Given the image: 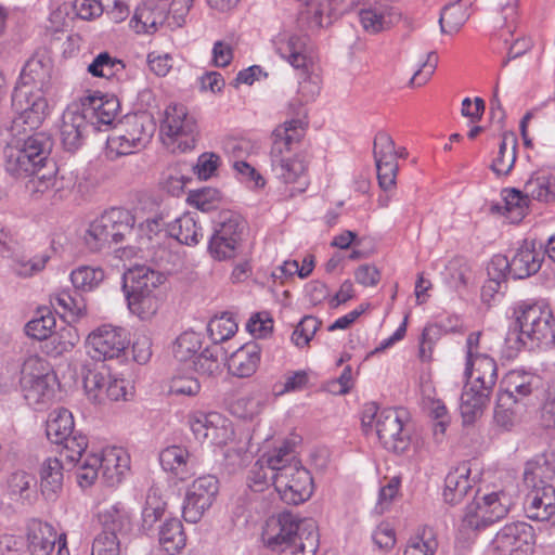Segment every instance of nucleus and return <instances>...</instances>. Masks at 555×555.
<instances>
[{
  "label": "nucleus",
  "instance_id": "f257e3e1",
  "mask_svg": "<svg viewBox=\"0 0 555 555\" xmlns=\"http://www.w3.org/2000/svg\"><path fill=\"white\" fill-rule=\"evenodd\" d=\"M264 545L281 555H315L319 548L317 522L289 512L270 517L262 532Z\"/></svg>",
  "mask_w": 555,
  "mask_h": 555
},
{
  "label": "nucleus",
  "instance_id": "f03ea898",
  "mask_svg": "<svg viewBox=\"0 0 555 555\" xmlns=\"http://www.w3.org/2000/svg\"><path fill=\"white\" fill-rule=\"evenodd\" d=\"M305 124L296 118L279 125L272 132V146L270 159L272 171L284 183H297L294 189L297 193H302L308 184V159L304 153L291 156L295 144L300 143L305 135Z\"/></svg>",
  "mask_w": 555,
  "mask_h": 555
},
{
  "label": "nucleus",
  "instance_id": "7ed1b4c3",
  "mask_svg": "<svg viewBox=\"0 0 555 555\" xmlns=\"http://www.w3.org/2000/svg\"><path fill=\"white\" fill-rule=\"evenodd\" d=\"M274 489L287 504H300L312 494V477L296 460L288 443L282 446L274 455L268 456Z\"/></svg>",
  "mask_w": 555,
  "mask_h": 555
},
{
  "label": "nucleus",
  "instance_id": "20e7f679",
  "mask_svg": "<svg viewBox=\"0 0 555 555\" xmlns=\"http://www.w3.org/2000/svg\"><path fill=\"white\" fill-rule=\"evenodd\" d=\"M166 276L159 270L137 264L124 274L122 288L126 292L129 310L141 320L154 317L160 305V285Z\"/></svg>",
  "mask_w": 555,
  "mask_h": 555
},
{
  "label": "nucleus",
  "instance_id": "39448f33",
  "mask_svg": "<svg viewBox=\"0 0 555 555\" xmlns=\"http://www.w3.org/2000/svg\"><path fill=\"white\" fill-rule=\"evenodd\" d=\"M52 140L46 132L12 135L3 150L4 167L15 178L30 177L49 156Z\"/></svg>",
  "mask_w": 555,
  "mask_h": 555
},
{
  "label": "nucleus",
  "instance_id": "423d86ee",
  "mask_svg": "<svg viewBox=\"0 0 555 555\" xmlns=\"http://www.w3.org/2000/svg\"><path fill=\"white\" fill-rule=\"evenodd\" d=\"M135 218L130 210L113 207L93 220L83 236L91 251H100L113 244L132 243Z\"/></svg>",
  "mask_w": 555,
  "mask_h": 555
},
{
  "label": "nucleus",
  "instance_id": "0eeeda50",
  "mask_svg": "<svg viewBox=\"0 0 555 555\" xmlns=\"http://www.w3.org/2000/svg\"><path fill=\"white\" fill-rule=\"evenodd\" d=\"M245 222L231 211L220 215L208 242V253L215 260L225 261L238 256L242 249Z\"/></svg>",
  "mask_w": 555,
  "mask_h": 555
},
{
  "label": "nucleus",
  "instance_id": "6e6552de",
  "mask_svg": "<svg viewBox=\"0 0 555 555\" xmlns=\"http://www.w3.org/2000/svg\"><path fill=\"white\" fill-rule=\"evenodd\" d=\"M102 531L93 541L91 555H120V538L131 530L127 512L117 505H111L99 513Z\"/></svg>",
  "mask_w": 555,
  "mask_h": 555
},
{
  "label": "nucleus",
  "instance_id": "1a4fd4ad",
  "mask_svg": "<svg viewBox=\"0 0 555 555\" xmlns=\"http://www.w3.org/2000/svg\"><path fill=\"white\" fill-rule=\"evenodd\" d=\"M520 327L519 339L535 345H548L555 341V319L552 310L543 302L525 304L517 317Z\"/></svg>",
  "mask_w": 555,
  "mask_h": 555
},
{
  "label": "nucleus",
  "instance_id": "9d476101",
  "mask_svg": "<svg viewBox=\"0 0 555 555\" xmlns=\"http://www.w3.org/2000/svg\"><path fill=\"white\" fill-rule=\"evenodd\" d=\"M513 505L512 498L504 491L483 495L465 508L462 517V530H479L505 517Z\"/></svg>",
  "mask_w": 555,
  "mask_h": 555
},
{
  "label": "nucleus",
  "instance_id": "9b49d317",
  "mask_svg": "<svg viewBox=\"0 0 555 555\" xmlns=\"http://www.w3.org/2000/svg\"><path fill=\"white\" fill-rule=\"evenodd\" d=\"M53 85V61L43 50L36 51L24 64L13 92L18 99L25 94L44 95Z\"/></svg>",
  "mask_w": 555,
  "mask_h": 555
},
{
  "label": "nucleus",
  "instance_id": "f8f14e48",
  "mask_svg": "<svg viewBox=\"0 0 555 555\" xmlns=\"http://www.w3.org/2000/svg\"><path fill=\"white\" fill-rule=\"evenodd\" d=\"M160 129L166 135V144L173 145V150L185 152L195 147L198 135L197 124L184 106L169 105L165 111Z\"/></svg>",
  "mask_w": 555,
  "mask_h": 555
},
{
  "label": "nucleus",
  "instance_id": "ddd939ff",
  "mask_svg": "<svg viewBox=\"0 0 555 555\" xmlns=\"http://www.w3.org/2000/svg\"><path fill=\"white\" fill-rule=\"evenodd\" d=\"M129 344L125 328L105 324L89 334L86 348L91 359L107 361L125 356Z\"/></svg>",
  "mask_w": 555,
  "mask_h": 555
},
{
  "label": "nucleus",
  "instance_id": "4468645a",
  "mask_svg": "<svg viewBox=\"0 0 555 555\" xmlns=\"http://www.w3.org/2000/svg\"><path fill=\"white\" fill-rule=\"evenodd\" d=\"M535 538L533 528L522 521L502 527L491 542L493 555H532Z\"/></svg>",
  "mask_w": 555,
  "mask_h": 555
},
{
  "label": "nucleus",
  "instance_id": "2eb2a0df",
  "mask_svg": "<svg viewBox=\"0 0 555 555\" xmlns=\"http://www.w3.org/2000/svg\"><path fill=\"white\" fill-rule=\"evenodd\" d=\"M12 106L17 114L11 121L12 135H25L27 129H37L48 115V102L42 94H25L24 99H18L17 92H13Z\"/></svg>",
  "mask_w": 555,
  "mask_h": 555
},
{
  "label": "nucleus",
  "instance_id": "dca6fc26",
  "mask_svg": "<svg viewBox=\"0 0 555 555\" xmlns=\"http://www.w3.org/2000/svg\"><path fill=\"white\" fill-rule=\"evenodd\" d=\"M219 491V481L214 475L195 479L185 492L182 515L185 521L196 524L211 506Z\"/></svg>",
  "mask_w": 555,
  "mask_h": 555
},
{
  "label": "nucleus",
  "instance_id": "f3484780",
  "mask_svg": "<svg viewBox=\"0 0 555 555\" xmlns=\"http://www.w3.org/2000/svg\"><path fill=\"white\" fill-rule=\"evenodd\" d=\"M190 426L197 440L215 446L227 444L234 434L231 423L217 412L193 414Z\"/></svg>",
  "mask_w": 555,
  "mask_h": 555
},
{
  "label": "nucleus",
  "instance_id": "a211bd4d",
  "mask_svg": "<svg viewBox=\"0 0 555 555\" xmlns=\"http://www.w3.org/2000/svg\"><path fill=\"white\" fill-rule=\"evenodd\" d=\"M376 434L385 449L393 453L408 450L411 438L409 430L396 410H384L377 415Z\"/></svg>",
  "mask_w": 555,
  "mask_h": 555
},
{
  "label": "nucleus",
  "instance_id": "6ab92c4d",
  "mask_svg": "<svg viewBox=\"0 0 555 555\" xmlns=\"http://www.w3.org/2000/svg\"><path fill=\"white\" fill-rule=\"evenodd\" d=\"M27 548L31 555H50L57 542L56 555H69L66 538L57 535L54 528L39 520H33L28 527Z\"/></svg>",
  "mask_w": 555,
  "mask_h": 555
},
{
  "label": "nucleus",
  "instance_id": "aec40b11",
  "mask_svg": "<svg viewBox=\"0 0 555 555\" xmlns=\"http://www.w3.org/2000/svg\"><path fill=\"white\" fill-rule=\"evenodd\" d=\"M358 16L364 31L376 35L389 30L400 21L401 14L388 3L375 1L363 4Z\"/></svg>",
  "mask_w": 555,
  "mask_h": 555
},
{
  "label": "nucleus",
  "instance_id": "412c9836",
  "mask_svg": "<svg viewBox=\"0 0 555 555\" xmlns=\"http://www.w3.org/2000/svg\"><path fill=\"white\" fill-rule=\"evenodd\" d=\"M502 386L499 393L516 399L518 404L525 406L524 400L539 391L542 379L537 374L514 370L504 376Z\"/></svg>",
  "mask_w": 555,
  "mask_h": 555
},
{
  "label": "nucleus",
  "instance_id": "4be33fe9",
  "mask_svg": "<svg viewBox=\"0 0 555 555\" xmlns=\"http://www.w3.org/2000/svg\"><path fill=\"white\" fill-rule=\"evenodd\" d=\"M546 251L542 244L525 241L512 258V275L515 279H526L535 274L544 260Z\"/></svg>",
  "mask_w": 555,
  "mask_h": 555
},
{
  "label": "nucleus",
  "instance_id": "5701e85b",
  "mask_svg": "<svg viewBox=\"0 0 555 555\" xmlns=\"http://www.w3.org/2000/svg\"><path fill=\"white\" fill-rule=\"evenodd\" d=\"M260 347L257 343L250 341L233 351L230 357L223 352V360L227 361L229 372L240 378L251 376L260 362Z\"/></svg>",
  "mask_w": 555,
  "mask_h": 555
},
{
  "label": "nucleus",
  "instance_id": "b1692460",
  "mask_svg": "<svg viewBox=\"0 0 555 555\" xmlns=\"http://www.w3.org/2000/svg\"><path fill=\"white\" fill-rule=\"evenodd\" d=\"M166 5L146 2L139 5L130 21V27L138 34H153L166 26Z\"/></svg>",
  "mask_w": 555,
  "mask_h": 555
},
{
  "label": "nucleus",
  "instance_id": "393cba45",
  "mask_svg": "<svg viewBox=\"0 0 555 555\" xmlns=\"http://www.w3.org/2000/svg\"><path fill=\"white\" fill-rule=\"evenodd\" d=\"M492 390L483 389L477 384H468L461 395V415L464 424H472L481 417L490 402Z\"/></svg>",
  "mask_w": 555,
  "mask_h": 555
},
{
  "label": "nucleus",
  "instance_id": "a878e982",
  "mask_svg": "<svg viewBox=\"0 0 555 555\" xmlns=\"http://www.w3.org/2000/svg\"><path fill=\"white\" fill-rule=\"evenodd\" d=\"M119 102L116 98L88 96L82 102L81 114L98 127L111 125L116 118Z\"/></svg>",
  "mask_w": 555,
  "mask_h": 555
},
{
  "label": "nucleus",
  "instance_id": "bb28decb",
  "mask_svg": "<svg viewBox=\"0 0 555 555\" xmlns=\"http://www.w3.org/2000/svg\"><path fill=\"white\" fill-rule=\"evenodd\" d=\"M525 512L533 520H548L555 515V488L544 487L528 491L525 500Z\"/></svg>",
  "mask_w": 555,
  "mask_h": 555
},
{
  "label": "nucleus",
  "instance_id": "cd10ccee",
  "mask_svg": "<svg viewBox=\"0 0 555 555\" xmlns=\"http://www.w3.org/2000/svg\"><path fill=\"white\" fill-rule=\"evenodd\" d=\"M87 128L88 121L81 112H65L60 129L61 141L65 150L69 152L77 151L82 144L83 133Z\"/></svg>",
  "mask_w": 555,
  "mask_h": 555
},
{
  "label": "nucleus",
  "instance_id": "c85d7f7f",
  "mask_svg": "<svg viewBox=\"0 0 555 555\" xmlns=\"http://www.w3.org/2000/svg\"><path fill=\"white\" fill-rule=\"evenodd\" d=\"M159 461L165 470L171 472L181 481L195 474L190 453L184 448L178 446L166 448L160 452Z\"/></svg>",
  "mask_w": 555,
  "mask_h": 555
},
{
  "label": "nucleus",
  "instance_id": "c756f323",
  "mask_svg": "<svg viewBox=\"0 0 555 555\" xmlns=\"http://www.w3.org/2000/svg\"><path fill=\"white\" fill-rule=\"evenodd\" d=\"M524 191L527 196L539 202L551 203L555 201V168L537 170L526 181Z\"/></svg>",
  "mask_w": 555,
  "mask_h": 555
},
{
  "label": "nucleus",
  "instance_id": "7c9ffc66",
  "mask_svg": "<svg viewBox=\"0 0 555 555\" xmlns=\"http://www.w3.org/2000/svg\"><path fill=\"white\" fill-rule=\"evenodd\" d=\"M115 460H117V453L114 450L105 452L102 456L89 454L77 470L79 486L81 488L92 486L98 478L99 469L102 470L103 475H108L109 464Z\"/></svg>",
  "mask_w": 555,
  "mask_h": 555
},
{
  "label": "nucleus",
  "instance_id": "2f4dec72",
  "mask_svg": "<svg viewBox=\"0 0 555 555\" xmlns=\"http://www.w3.org/2000/svg\"><path fill=\"white\" fill-rule=\"evenodd\" d=\"M466 374L474 377L472 384H477L486 390H493L498 380V366L492 358L476 353L472 362H466Z\"/></svg>",
  "mask_w": 555,
  "mask_h": 555
},
{
  "label": "nucleus",
  "instance_id": "473e14b6",
  "mask_svg": "<svg viewBox=\"0 0 555 555\" xmlns=\"http://www.w3.org/2000/svg\"><path fill=\"white\" fill-rule=\"evenodd\" d=\"M278 51L294 68L301 70L305 77L308 76L312 61L307 54L306 37L291 36L280 43Z\"/></svg>",
  "mask_w": 555,
  "mask_h": 555
},
{
  "label": "nucleus",
  "instance_id": "72a5a7b5",
  "mask_svg": "<svg viewBox=\"0 0 555 555\" xmlns=\"http://www.w3.org/2000/svg\"><path fill=\"white\" fill-rule=\"evenodd\" d=\"M63 487V464L56 457L47 459L40 469V489L47 500H55Z\"/></svg>",
  "mask_w": 555,
  "mask_h": 555
},
{
  "label": "nucleus",
  "instance_id": "f704fd0d",
  "mask_svg": "<svg viewBox=\"0 0 555 555\" xmlns=\"http://www.w3.org/2000/svg\"><path fill=\"white\" fill-rule=\"evenodd\" d=\"M469 468L466 466L457 467L450 472L444 479L443 499L449 504H459L472 491V485L468 479Z\"/></svg>",
  "mask_w": 555,
  "mask_h": 555
},
{
  "label": "nucleus",
  "instance_id": "c9c22d12",
  "mask_svg": "<svg viewBox=\"0 0 555 555\" xmlns=\"http://www.w3.org/2000/svg\"><path fill=\"white\" fill-rule=\"evenodd\" d=\"M167 232L170 237H175L180 244L189 246L197 245L204 236L202 228L189 214H185L175 219L173 222L168 223Z\"/></svg>",
  "mask_w": 555,
  "mask_h": 555
},
{
  "label": "nucleus",
  "instance_id": "e433bc0d",
  "mask_svg": "<svg viewBox=\"0 0 555 555\" xmlns=\"http://www.w3.org/2000/svg\"><path fill=\"white\" fill-rule=\"evenodd\" d=\"M79 337L75 328L65 326L59 332L51 333L41 346L42 351L50 357L56 358L73 350Z\"/></svg>",
  "mask_w": 555,
  "mask_h": 555
},
{
  "label": "nucleus",
  "instance_id": "4c0bfd02",
  "mask_svg": "<svg viewBox=\"0 0 555 555\" xmlns=\"http://www.w3.org/2000/svg\"><path fill=\"white\" fill-rule=\"evenodd\" d=\"M524 409L516 399L498 393L494 408V424L503 431H511L518 422L519 413Z\"/></svg>",
  "mask_w": 555,
  "mask_h": 555
},
{
  "label": "nucleus",
  "instance_id": "58836bf2",
  "mask_svg": "<svg viewBox=\"0 0 555 555\" xmlns=\"http://www.w3.org/2000/svg\"><path fill=\"white\" fill-rule=\"evenodd\" d=\"M24 397L29 404L43 403L51 400L55 392L56 376L48 375L40 379H33L29 383H21Z\"/></svg>",
  "mask_w": 555,
  "mask_h": 555
},
{
  "label": "nucleus",
  "instance_id": "ea45409f",
  "mask_svg": "<svg viewBox=\"0 0 555 555\" xmlns=\"http://www.w3.org/2000/svg\"><path fill=\"white\" fill-rule=\"evenodd\" d=\"M555 474L554 468L546 460L543 462L531 461L526 464L524 470V483L528 491L540 490L544 487H553L548 481Z\"/></svg>",
  "mask_w": 555,
  "mask_h": 555
},
{
  "label": "nucleus",
  "instance_id": "a19ab883",
  "mask_svg": "<svg viewBox=\"0 0 555 555\" xmlns=\"http://www.w3.org/2000/svg\"><path fill=\"white\" fill-rule=\"evenodd\" d=\"M159 543L170 555L178 553L185 546L186 537L179 519L171 518L164 522L159 530Z\"/></svg>",
  "mask_w": 555,
  "mask_h": 555
},
{
  "label": "nucleus",
  "instance_id": "79ce46f5",
  "mask_svg": "<svg viewBox=\"0 0 555 555\" xmlns=\"http://www.w3.org/2000/svg\"><path fill=\"white\" fill-rule=\"evenodd\" d=\"M73 429L74 418L72 413L66 409L52 412L46 425L47 438L55 444L64 441L65 437L72 434Z\"/></svg>",
  "mask_w": 555,
  "mask_h": 555
},
{
  "label": "nucleus",
  "instance_id": "37998d69",
  "mask_svg": "<svg viewBox=\"0 0 555 555\" xmlns=\"http://www.w3.org/2000/svg\"><path fill=\"white\" fill-rule=\"evenodd\" d=\"M517 138L514 132H504L499 146V153L491 165L496 175H507L516 160Z\"/></svg>",
  "mask_w": 555,
  "mask_h": 555
},
{
  "label": "nucleus",
  "instance_id": "c03bdc74",
  "mask_svg": "<svg viewBox=\"0 0 555 555\" xmlns=\"http://www.w3.org/2000/svg\"><path fill=\"white\" fill-rule=\"evenodd\" d=\"M437 548L438 541L434 530L424 527L416 535L410 538L403 555H435Z\"/></svg>",
  "mask_w": 555,
  "mask_h": 555
},
{
  "label": "nucleus",
  "instance_id": "a18cd8bd",
  "mask_svg": "<svg viewBox=\"0 0 555 555\" xmlns=\"http://www.w3.org/2000/svg\"><path fill=\"white\" fill-rule=\"evenodd\" d=\"M223 349L219 346H211L204 349L194 360V369L201 375L215 376L221 373V360Z\"/></svg>",
  "mask_w": 555,
  "mask_h": 555
},
{
  "label": "nucleus",
  "instance_id": "49530a36",
  "mask_svg": "<svg viewBox=\"0 0 555 555\" xmlns=\"http://www.w3.org/2000/svg\"><path fill=\"white\" fill-rule=\"evenodd\" d=\"M207 331L214 343L212 346H219L220 343L234 336L237 332V323L230 313L223 312L209 321Z\"/></svg>",
  "mask_w": 555,
  "mask_h": 555
},
{
  "label": "nucleus",
  "instance_id": "de8ad7c7",
  "mask_svg": "<svg viewBox=\"0 0 555 555\" xmlns=\"http://www.w3.org/2000/svg\"><path fill=\"white\" fill-rule=\"evenodd\" d=\"M105 274L100 267L81 266L70 274V280L76 289L90 292L98 287L104 280Z\"/></svg>",
  "mask_w": 555,
  "mask_h": 555
},
{
  "label": "nucleus",
  "instance_id": "09e8293b",
  "mask_svg": "<svg viewBox=\"0 0 555 555\" xmlns=\"http://www.w3.org/2000/svg\"><path fill=\"white\" fill-rule=\"evenodd\" d=\"M504 209L512 222H519L526 215L530 196L517 189L504 190Z\"/></svg>",
  "mask_w": 555,
  "mask_h": 555
},
{
  "label": "nucleus",
  "instance_id": "8fccbe9b",
  "mask_svg": "<svg viewBox=\"0 0 555 555\" xmlns=\"http://www.w3.org/2000/svg\"><path fill=\"white\" fill-rule=\"evenodd\" d=\"M124 68L122 61L112 57L107 52H102L89 64L88 72L94 77L111 78Z\"/></svg>",
  "mask_w": 555,
  "mask_h": 555
},
{
  "label": "nucleus",
  "instance_id": "3c124183",
  "mask_svg": "<svg viewBox=\"0 0 555 555\" xmlns=\"http://www.w3.org/2000/svg\"><path fill=\"white\" fill-rule=\"evenodd\" d=\"M374 158L376 165L398 164V153L389 133L379 131L374 139Z\"/></svg>",
  "mask_w": 555,
  "mask_h": 555
},
{
  "label": "nucleus",
  "instance_id": "603ef678",
  "mask_svg": "<svg viewBox=\"0 0 555 555\" xmlns=\"http://www.w3.org/2000/svg\"><path fill=\"white\" fill-rule=\"evenodd\" d=\"M220 202L221 194L219 190L214 188L193 190L188 195V203L204 212L217 209Z\"/></svg>",
  "mask_w": 555,
  "mask_h": 555
},
{
  "label": "nucleus",
  "instance_id": "864d4df0",
  "mask_svg": "<svg viewBox=\"0 0 555 555\" xmlns=\"http://www.w3.org/2000/svg\"><path fill=\"white\" fill-rule=\"evenodd\" d=\"M124 132L142 147L152 137L153 125L149 121L146 116L135 115L127 119Z\"/></svg>",
  "mask_w": 555,
  "mask_h": 555
},
{
  "label": "nucleus",
  "instance_id": "5fc2aeb1",
  "mask_svg": "<svg viewBox=\"0 0 555 555\" xmlns=\"http://www.w3.org/2000/svg\"><path fill=\"white\" fill-rule=\"evenodd\" d=\"M60 444L63 446L61 450V455L72 464L79 463L83 452L88 447V439L85 435L80 433H74L69 436H66L64 441Z\"/></svg>",
  "mask_w": 555,
  "mask_h": 555
},
{
  "label": "nucleus",
  "instance_id": "6e6d98bb",
  "mask_svg": "<svg viewBox=\"0 0 555 555\" xmlns=\"http://www.w3.org/2000/svg\"><path fill=\"white\" fill-rule=\"evenodd\" d=\"M202 348L201 337L195 332H184L176 340L173 354L179 361L194 357Z\"/></svg>",
  "mask_w": 555,
  "mask_h": 555
},
{
  "label": "nucleus",
  "instance_id": "4d7b16f0",
  "mask_svg": "<svg viewBox=\"0 0 555 555\" xmlns=\"http://www.w3.org/2000/svg\"><path fill=\"white\" fill-rule=\"evenodd\" d=\"M48 375H54L49 363L38 356H29L21 367V383H29L33 379H40Z\"/></svg>",
  "mask_w": 555,
  "mask_h": 555
},
{
  "label": "nucleus",
  "instance_id": "13d9d810",
  "mask_svg": "<svg viewBox=\"0 0 555 555\" xmlns=\"http://www.w3.org/2000/svg\"><path fill=\"white\" fill-rule=\"evenodd\" d=\"M107 383L108 379L102 373L89 371L83 377V387L88 398L94 403H103Z\"/></svg>",
  "mask_w": 555,
  "mask_h": 555
},
{
  "label": "nucleus",
  "instance_id": "bf43d9fd",
  "mask_svg": "<svg viewBox=\"0 0 555 555\" xmlns=\"http://www.w3.org/2000/svg\"><path fill=\"white\" fill-rule=\"evenodd\" d=\"M54 304L63 313H70L75 317H83L87 313V306L80 296H74L69 291H62L53 295Z\"/></svg>",
  "mask_w": 555,
  "mask_h": 555
},
{
  "label": "nucleus",
  "instance_id": "052dcab7",
  "mask_svg": "<svg viewBox=\"0 0 555 555\" xmlns=\"http://www.w3.org/2000/svg\"><path fill=\"white\" fill-rule=\"evenodd\" d=\"M168 223L165 220L164 214L155 216L154 218H149L144 222L140 223L139 227L134 228L133 234V243H137L139 248L144 243V237L146 236L147 241L152 240L153 235H158L164 227Z\"/></svg>",
  "mask_w": 555,
  "mask_h": 555
},
{
  "label": "nucleus",
  "instance_id": "680f3d73",
  "mask_svg": "<svg viewBox=\"0 0 555 555\" xmlns=\"http://www.w3.org/2000/svg\"><path fill=\"white\" fill-rule=\"evenodd\" d=\"M193 4V0H172L166 7V26L169 29L182 27Z\"/></svg>",
  "mask_w": 555,
  "mask_h": 555
},
{
  "label": "nucleus",
  "instance_id": "e2e57ef3",
  "mask_svg": "<svg viewBox=\"0 0 555 555\" xmlns=\"http://www.w3.org/2000/svg\"><path fill=\"white\" fill-rule=\"evenodd\" d=\"M55 326L54 315L48 311L26 324V334L35 339L44 340Z\"/></svg>",
  "mask_w": 555,
  "mask_h": 555
},
{
  "label": "nucleus",
  "instance_id": "0e129e2a",
  "mask_svg": "<svg viewBox=\"0 0 555 555\" xmlns=\"http://www.w3.org/2000/svg\"><path fill=\"white\" fill-rule=\"evenodd\" d=\"M49 259L50 257L48 255L36 257L21 255L14 260V270L20 276H31L34 273L43 270Z\"/></svg>",
  "mask_w": 555,
  "mask_h": 555
},
{
  "label": "nucleus",
  "instance_id": "69168bd1",
  "mask_svg": "<svg viewBox=\"0 0 555 555\" xmlns=\"http://www.w3.org/2000/svg\"><path fill=\"white\" fill-rule=\"evenodd\" d=\"M266 456L259 459L249 472V487L254 491H262L269 485V481H272L271 468H269Z\"/></svg>",
  "mask_w": 555,
  "mask_h": 555
},
{
  "label": "nucleus",
  "instance_id": "338daca9",
  "mask_svg": "<svg viewBox=\"0 0 555 555\" xmlns=\"http://www.w3.org/2000/svg\"><path fill=\"white\" fill-rule=\"evenodd\" d=\"M321 322L312 315H306L296 326L292 339L298 347L308 345L318 331Z\"/></svg>",
  "mask_w": 555,
  "mask_h": 555
},
{
  "label": "nucleus",
  "instance_id": "774afa93",
  "mask_svg": "<svg viewBox=\"0 0 555 555\" xmlns=\"http://www.w3.org/2000/svg\"><path fill=\"white\" fill-rule=\"evenodd\" d=\"M487 271L489 276L488 280H493L494 282L506 285V273L508 272L512 274V264L507 257L503 255H495L489 262Z\"/></svg>",
  "mask_w": 555,
  "mask_h": 555
}]
</instances>
